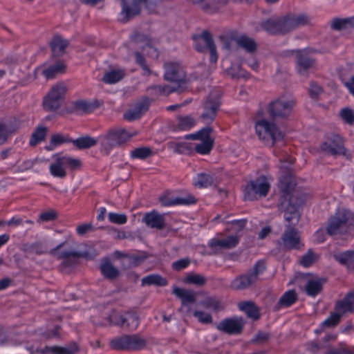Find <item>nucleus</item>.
Returning a JSON list of instances; mask_svg holds the SVG:
<instances>
[{
    "mask_svg": "<svg viewBox=\"0 0 354 354\" xmlns=\"http://www.w3.org/2000/svg\"><path fill=\"white\" fill-rule=\"evenodd\" d=\"M97 140L91 136H82L72 140L73 145L78 149L83 150L95 146Z\"/></svg>",
    "mask_w": 354,
    "mask_h": 354,
    "instance_id": "obj_28",
    "label": "nucleus"
},
{
    "mask_svg": "<svg viewBox=\"0 0 354 354\" xmlns=\"http://www.w3.org/2000/svg\"><path fill=\"white\" fill-rule=\"evenodd\" d=\"M160 201L163 206L188 205L196 203V198L191 194L178 196L174 192H166L160 196Z\"/></svg>",
    "mask_w": 354,
    "mask_h": 354,
    "instance_id": "obj_12",
    "label": "nucleus"
},
{
    "mask_svg": "<svg viewBox=\"0 0 354 354\" xmlns=\"http://www.w3.org/2000/svg\"><path fill=\"white\" fill-rule=\"evenodd\" d=\"M238 46L249 53H253L257 50L255 41L247 36H241L236 39Z\"/></svg>",
    "mask_w": 354,
    "mask_h": 354,
    "instance_id": "obj_33",
    "label": "nucleus"
},
{
    "mask_svg": "<svg viewBox=\"0 0 354 354\" xmlns=\"http://www.w3.org/2000/svg\"><path fill=\"white\" fill-rule=\"evenodd\" d=\"M297 55V71L304 77L308 75V71L315 65V60L307 50H298Z\"/></svg>",
    "mask_w": 354,
    "mask_h": 354,
    "instance_id": "obj_14",
    "label": "nucleus"
},
{
    "mask_svg": "<svg viewBox=\"0 0 354 354\" xmlns=\"http://www.w3.org/2000/svg\"><path fill=\"white\" fill-rule=\"evenodd\" d=\"M65 92V86L63 84H58L54 86L48 93L52 96L54 95L55 97L60 100L61 97L64 95Z\"/></svg>",
    "mask_w": 354,
    "mask_h": 354,
    "instance_id": "obj_54",
    "label": "nucleus"
},
{
    "mask_svg": "<svg viewBox=\"0 0 354 354\" xmlns=\"http://www.w3.org/2000/svg\"><path fill=\"white\" fill-rule=\"evenodd\" d=\"M203 305L207 308L214 310H219L221 308L218 300L214 298H208L203 302Z\"/></svg>",
    "mask_w": 354,
    "mask_h": 354,
    "instance_id": "obj_57",
    "label": "nucleus"
},
{
    "mask_svg": "<svg viewBox=\"0 0 354 354\" xmlns=\"http://www.w3.org/2000/svg\"><path fill=\"white\" fill-rule=\"evenodd\" d=\"M77 351V346L75 344H73L68 346H45L43 348L32 346L30 348V351L32 354H75Z\"/></svg>",
    "mask_w": 354,
    "mask_h": 354,
    "instance_id": "obj_13",
    "label": "nucleus"
},
{
    "mask_svg": "<svg viewBox=\"0 0 354 354\" xmlns=\"http://www.w3.org/2000/svg\"><path fill=\"white\" fill-rule=\"evenodd\" d=\"M255 281L256 276L250 274L236 278L232 282L231 286L236 290L244 289L249 287Z\"/></svg>",
    "mask_w": 354,
    "mask_h": 354,
    "instance_id": "obj_27",
    "label": "nucleus"
},
{
    "mask_svg": "<svg viewBox=\"0 0 354 354\" xmlns=\"http://www.w3.org/2000/svg\"><path fill=\"white\" fill-rule=\"evenodd\" d=\"M82 167L80 158L67 154L56 153L53 156V161L49 166L50 174L59 178H64L67 175L66 169L79 170Z\"/></svg>",
    "mask_w": 354,
    "mask_h": 354,
    "instance_id": "obj_1",
    "label": "nucleus"
},
{
    "mask_svg": "<svg viewBox=\"0 0 354 354\" xmlns=\"http://www.w3.org/2000/svg\"><path fill=\"white\" fill-rule=\"evenodd\" d=\"M144 221L151 227L161 229L164 227L163 216L155 212L147 214Z\"/></svg>",
    "mask_w": 354,
    "mask_h": 354,
    "instance_id": "obj_26",
    "label": "nucleus"
},
{
    "mask_svg": "<svg viewBox=\"0 0 354 354\" xmlns=\"http://www.w3.org/2000/svg\"><path fill=\"white\" fill-rule=\"evenodd\" d=\"M326 354H353V352L346 347H341L337 349H330Z\"/></svg>",
    "mask_w": 354,
    "mask_h": 354,
    "instance_id": "obj_64",
    "label": "nucleus"
},
{
    "mask_svg": "<svg viewBox=\"0 0 354 354\" xmlns=\"http://www.w3.org/2000/svg\"><path fill=\"white\" fill-rule=\"evenodd\" d=\"M237 235H230L227 237H216L209 241V245L216 250L230 249L237 245Z\"/></svg>",
    "mask_w": 354,
    "mask_h": 354,
    "instance_id": "obj_19",
    "label": "nucleus"
},
{
    "mask_svg": "<svg viewBox=\"0 0 354 354\" xmlns=\"http://www.w3.org/2000/svg\"><path fill=\"white\" fill-rule=\"evenodd\" d=\"M243 321L241 318H232L223 320L217 325V328L227 333H239L243 327Z\"/></svg>",
    "mask_w": 354,
    "mask_h": 354,
    "instance_id": "obj_20",
    "label": "nucleus"
},
{
    "mask_svg": "<svg viewBox=\"0 0 354 354\" xmlns=\"http://www.w3.org/2000/svg\"><path fill=\"white\" fill-rule=\"evenodd\" d=\"M109 221L114 224L123 225L127 221V216L124 214L110 212L108 214Z\"/></svg>",
    "mask_w": 354,
    "mask_h": 354,
    "instance_id": "obj_49",
    "label": "nucleus"
},
{
    "mask_svg": "<svg viewBox=\"0 0 354 354\" xmlns=\"http://www.w3.org/2000/svg\"><path fill=\"white\" fill-rule=\"evenodd\" d=\"M149 100L145 99L144 100L138 102L134 107L128 110L125 114L124 118L128 120H134L139 118L148 109Z\"/></svg>",
    "mask_w": 354,
    "mask_h": 354,
    "instance_id": "obj_23",
    "label": "nucleus"
},
{
    "mask_svg": "<svg viewBox=\"0 0 354 354\" xmlns=\"http://www.w3.org/2000/svg\"><path fill=\"white\" fill-rule=\"evenodd\" d=\"M296 293L293 290L286 292L280 299V304L283 306H290L296 301Z\"/></svg>",
    "mask_w": 354,
    "mask_h": 354,
    "instance_id": "obj_48",
    "label": "nucleus"
},
{
    "mask_svg": "<svg viewBox=\"0 0 354 354\" xmlns=\"http://www.w3.org/2000/svg\"><path fill=\"white\" fill-rule=\"evenodd\" d=\"M101 271L102 274L110 279H113L118 277L119 271L111 263L105 262L101 266Z\"/></svg>",
    "mask_w": 354,
    "mask_h": 354,
    "instance_id": "obj_40",
    "label": "nucleus"
},
{
    "mask_svg": "<svg viewBox=\"0 0 354 354\" xmlns=\"http://www.w3.org/2000/svg\"><path fill=\"white\" fill-rule=\"evenodd\" d=\"M351 219L352 214L349 211L343 209L339 210L329 223L327 228L328 234H335L344 232Z\"/></svg>",
    "mask_w": 354,
    "mask_h": 354,
    "instance_id": "obj_9",
    "label": "nucleus"
},
{
    "mask_svg": "<svg viewBox=\"0 0 354 354\" xmlns=\"http://www.w3.org/2000/svg\"><path fill=\"white\" fill-rule=\"evenodd\" d=\"M93 230V225L91 223H83L77 227L76 231L77 233L80 235L83 236L87 232L91 231Z\"/></svg>",
    "mask_w": 354,
    "mask_h": 354,
    "instance_id": "obj_62",
    "label": "nucleus"
},
{
    "mask_svg": "<svg viewBox=\"0 0 354 354\" xmlns=\"http://www.w3.org/2000/svg\"><path fill=\"white\" fill-rule=\"evenodd\" d=\"M151 149L149 147H140L131 151V156L133 158L145 159L151 155Z\"/></svg>",
    "mask_w": 354,
    "mask_h": 354,
    "instance_id": "obj_45",
    "label": "nucleus"
},
{
    "mask_svg": "<svg viewBox=\"0 0 354 354\" xmlns=\"http://www.w3.org/2000/svg\"><path fill=\"white\" fill-rule=\"evenodd\" d=\"M354 26V17L347 19H336L332 21L331 26L335 30L346 29Z\"/></svg>",
    "mask_w": 354,
    "mask_h": 354,
    "instance_id": "obj_38",
    "label": "nucleus"
},
{
    "mask_svg": "<svg viewBox=\"0 0 354 354\" xmlns=\"http://www.w3.org/2000/svg\"><path fill=\"white\" fill-rule=\"evenodd\" d=\"M194 316L197 318L198 322L202 324H210L212 322V317L208 313L201 310H196L194 313Z\"/></svg>",
    "mask_w": 354,
    "mask_h": 354,
    "instance_id": "obj_53",
    "label": "nucleus"
},
{
    "mask_svg": "<svg viewBox=\"0 0 354 354\" xmlns=\"http://www.w3.org/2000/svg\"><path fill=\"white\" fill-rule=\"evenodd\" d=\"M195 46L198 51L207 49L210 54V62L215 64L218 59L216 46L210 33L203 32L195 37Z\"/></svg>",
    "mask_w": 354,
    "mask_h": 354,
    "instance_id": "obj_10",
    "label": "nucleus"
},
{
    "mask_svg": "<svg viewBox=\"0 0 354 354\" xmlns=\"http://www.w3.org/2000/svg\"><path fill=\"white\" fill-rule=\"evenodd\" d=\"M239 308L245 312L248 317L257 319L259 317V311L257 307L251 302H243L239 305Z\"/></svg>",
    "mask_w": 354,
    "mask_h": 354,
    "instance_id": "obj_42",
    "label": "nucleus"
},
{
    "mask_svg": "<svg viewBox=\"0 0 354 354\" xmlns=\"http://www.w3.org/2000/svg\"><path fill=\"white\" fill-rule=\"evenodd\" d=\"M321 149L325 153L334 156L344 153L342 138L337 135L328 138L327 140L322 144Z\"/></svg>",
    "mask_w": 354,
    "mask_h": 354,
    "instance_id": "obj_15",
    "label": "nucleus"
},
{
    "mask_svg": "<svg viewBox=\"0 0 354 354\" xmlns=\"http://www.w3.org/2000/svg\"><path fill=\"white\" fill-rule=\"evenodd\" d=\"M280 34H284L295 29L290 15L279 17Z\"/></svg>",
    "mask_w": 354,
    "mask_h": 354,
    "instance_id": "obj_41",
    "label": "nucleus"
},
{
    "mask_svg": "<svg viewBox=\"0 0 354 354\" xmlns=\"http://www.w3.org/2000/svg\"><path fill=\"white\" fill-rule=\"evenodd\" d=\"M174 151L178 153H187L191 147L187 142H175L172 144Z\"/></svg>",
    "mask_w": 354,
    "mask_h": 354,
    "instance_id": "obj_58",
    "label": "nucleus"
},
{
    "mask_svg": "<svg viewBox=\"0 0 354 354\" xmlns=\"http://www.w3.org/2000/svg\"><path fill=\"white\" fill-rule=\"evenodd\" d=\"M46 129L44 127L38 128L32 136L31 139L30 140V145L32 146H35L39 142L42 141L46 136Z\"/></svg>",
    "mask_w": 354,
    "mask_h": 354,
    "instance_id": "obj_46",
    "label": "nucleus"
},
{
    "mask_svg": "<svg viewBox=\"0 0 354 354\" xmlns=\"http://www.w3.org/2000/svg\"><path fill=\"white\" fill-rule=\"evenodd\" d=\"M354 310V292L349 293L343 301L337 304L336 313L331 315L330 317L323 322V326H333L336 325L340 319L341 315L347 312Z\"/></svg>",
    "mask_w": 354,
    "mask_h": 354,
    "instance_id": "obj_4",
    "label": "nucleus"
},
{
    "mask_svg": "<svg viewBox=\"0 0 354 354\" xmlns=\"http://www.w3.org/2000/svg\"><path fill=\"white\" fill-rule=\"evenodd\" d=\"M334 257L341 264L346 266L348 269L354 270V251L339 253L335 254Z\"/></svg>",
    "mask_w": 354,
    "mask_h": 354,
    "instance_id": "obj_30",
    "label": "nucleus"
},
{
    "mask_svg": "<svg viewBox=\"0 0 354 354\" xmlns=\"http://www.w3.org/2000/svg\"><path fill=\"white\" fill-rule=\"evenodd\" d=\"M281 208L285 210V218L287 221H291L295 219L298 220V213L297 209L295 206H293L290 204L289 200L284 199L283 202L281 203Z\"/></svg>",
    "mask_w": 354,
    "mask_h": 354,
    "instance_id": "obj_32",
    "label": "nucleus"
},
{
    "mask_svg": "<svg viewBox=\"0 0 354 354\" xmlns=\"http://www.w3.org/2000/svg\"><path fill=\"white\" fill-rule=\"evenodd\" d=\"M255 131L259 140L265 145L272 146L283 138V132L272 122L261 118L255 123Z\"/></svg>",
    "mask_w": 354,
    "mask_h": 354,
    "instance_id": "obj_2",
    "label": "nucleus"
},
{
    "mask_svg": "<svg viewBox=\"0 0 354 354\" xmlns=\"http://www.w3.org/2000/svg\"><path fill=\"white\" fill-rule=\"evenodd\" d=\"M282 245L286 249H297L301 245L300 236L294 228L287 229L281 237Z\"/></svg>",
    "mask_w": 354,
    "mask_h": 354,
    "instance_id": "obj_18",
    "label": "nucleus"
},
{
    "mask_svg": "<svg viewBox=\"0 0 354 354\" xmlns=\"http://www.w3.org/2000/svg\"><path fill=\"white\" fill-rule=\"evenodd\" d=\"M124 75V71L122 69L111 70L105 73L102 77V81L106 84H115L120 81Z\"/></svg>",
    "mask_w": 354,
    "mask_h": 354,
    "instance_id": "obj_29",
    "label": "nucleus"
},
{
    "mask_svg": "<svg viewBox=\"0 0 354 354\" xmlns=\"http://www.w3.org/2000/svg\"><path fill=\"white\" fill-rule=\"evenodd\" d=\"M190 261L188 259H183L173 263L172 267L175 270H181L188 266Z\"/></svg>",
    "mask_w": 354,
    "mask_h": 354,
    "instance_id": "obj_61",
    "label": "nucleus"
},
{
    "mask_svg": "<svg viewBox=\"0 0 354 354\" xmlns=\"http://www.w3.org/2000/svg\"><path fill=\"white\" fill-rule=\"evenodd\" d=\"M319 258V254L315 253L312 250H308V252L301 258L300 263L304 267H309L313 263L317 261Z\"/></svg>",
    "mask_w": 354,
    "mask_h": 354,
    "instance_id": "obj_43",
    "label": "nucleus"
},
{
    "mask_svg": "<svg viewBox=\"0 0 354 354\" xmlns=\"http://www.w3.org/2000/svg\"><path fill=\"white\" fill-rule=\"evenodd\" d=\"M271 186V178L261 176L250 181L243 189L244 199L254 201L267 196Z\"/></svg>",
    "mask_w": 354,
    "mask_h": 354,
    "instance_id": "obj_3",
    "label": "nucleus"
},
{
    "mask_svg": "<svg viewBox=\"0 0 354 354\" xmlns=\"http://www.w3.org/2000/svg\"><path fill=\"white\" fill-rule=\"evenodd\" d=\"M165 77L167 80L174 82H182L185 81V72L178 64L167 63L165 65Z\"/></svg>",
    "mask_w": 354,
    "mask_h": 354,
    "instance_id": "obj_17",
    "label": "nucleus"
},
{
    "mask_svg": "<svg viewBox=\"0 0 354 354\" xmlns=\"http://www.w3.org/2000/svg\"><path fill=\"white\" fill-rule=\"evenodd\" d=\"M295 104L292 98L281 97L270 104L268 111L274 118H286L291 113Z\"/></svg>",
    "mask_w": 354,
    "mask_h": 354,
    "instance_id": "obj_5",
    "label": "nucleus"
},
{
    "mask_svg": "<svg viewBox=\"0 0 354 354\" xmlns=\"http://www.w3.org/2000/svg\"><path fill=\"white\" fill-rule=\"evenodd\" d=\"M322 281L318 277H313L308 279L306 285V290L308 295L315 296L322 290Z\"/></svg>",
    "mask_w": 354,
    "mask_h": 354,
    "instance_id": "obj_31",
    "label": "nucleus"
},
{
    "mask_svg": "<svg viewBox=\"0 0 354 354\" xmlns=\"http://www.w3.org/2000/svg\"><path fill=\"white\" fill-rule=\"evenodd\" d=\"M279 17L267 19L261 23V27L271 34H280Z\"/></svg>",
    "mask_w": 354,
    "mask_h": 354,
    "instance_id": "obj_35",
    "label": "nucleus"
},
{
    "mask_svg": "<svg viewBox=\"0 0 354 354\" xmlns=\"http://www.w3.org/2000/svg\"><path fill=\"white\" fill-rule=\"evenodd\" d=\"M212 129L205 127L195 134H190L187 138L198 140L200 142L195 145L196 151L201 154L208 153L212 148L213 139L210 137Z\"/></svg>",
    "mask_w": 354,
    "mask_h": 354,
    "instance_id": "obj_7",
    "label": "nucleus"
},
{
    "mask_svg": "<svg viewBox=\"0 0 354 354\" xmlns=\"http://www.w3.org/2000/svg\"><path fill=\"white\" fill-rule=\"evenodd\" d=\"M68 44V41L61 36H55L50 41V47L53 55L56 56L63 55Z\"/></svg>",
    "mask_w": 354,
    "mask_h": 354,
    "instance_id": "obj_25",
    "label": "nucleus"
},
{
    "mask_svg": "<svg viewBox=\"0 0 354 354\" xmlns=\"http://www.w3.org/2000/svg\"><path fill=\"white\" fill-rule=\"evenodd\" d=\"M142 284L164 286L167 284V281L158 274H151L142 278Z\"/></svg>",
    "mask_w": 354,
    "mask_h": 354,
    "instance_id": "obj_36",
    "label": "nucleus"
},
{
    "mask_svg": "<svg viewBox=\"0 0 354 354\" xmlns=\"http://www.w3.org/2000/svg\"><path fill=\"white\" fill-rule=\"evenodd\" d=\"M116 324L120 327L135 330L139 325V318L133 312H123L121 320L117 321Z\"/></svg>",
    "mask_w": 354,
    "mask_h": 354,
    "instance_id": "obj_22",
    "label": "nucleus"
},
{
    "mask_svg": "<svg viewBox=\"0 0 354 354\" xmlns=\"http://www.w3.org/2000/svg\"><path fill=\"white\" fill-rule=\"evenodd\" d=\"M196 124V120L192 116L180 117L178 118L177 127L178 130H189Z\"/></svg>",
    "mask_w": 354,
    "mask_h": 354,
    "instance_id": "obj_39",
    "label": "nucleus"
},
{
    "mask_svg": "<svg viewBox=\"0 0 354 354\" xmlns=\"http://www.w3.org/2000/svg\"><path fill=\"white\" fill-rule=\"evenodd\" d=\"M136 60L137 64L141 66V67L146 72L147 74L150 73L149 68L148 66L145 64V58L138 53H136Z\"/></svg>",
    "mask_w": 354,
    "mask_h": 354,
    "instance_id": "obj_63",
    "label": "nucleus"
},
{
    "mask_svg": "<svg viewBox=\"0 0 354 354\" xmlns=\"http://www.w3.org/2000/svg\"><path fill=\"white\" fill-rule=\"evenodd\" d=\"M122 313L123 312L112 310L109 313L106 314V317L104 318L100 324L104 326H108L111 325L119 326V324H117L116 322H119L121 320Z\"/></svg>",
    "mask_w": 354,
    "mask_h": 354,
    "instance_id": "obj_34",
    "label": "nucleus"
},
{
    "mask_svg": "<svg viewBox=\"0 0 354 354\" xmlns=\"http://www.w3.org/2000/svg\"><path fill=\"white\" fill-rule=\"evenodd\" d=\"M14 130L6 125H0V145L4 143L9 134L12 133Z\"/></svg>",
    "mask_w": 354,
    "mask_h": 354,
    "instance_id": "obj_59",
    "label": "nucleus"
},
{
    "mask_svg": "<svg viewBox=\"0 0 354 354\" xmlns=\"http://www.w3.org/2000/svg\"><path fill=\"white\" fill-rule=\"evenodd\" d=\"M221 93L219 91H214L207 97L204 104V111L201 115L203 122L209 123L212 122L218 109Z\"/></svg>",
    "mask_w": 354,
    "mask_h": 354,
    "instance_id": "obj_8",
    "label": "nucleus"
},
{
    "mask_svg": "<svg viewBox=\"0 0 354 354\" xmlns=\"http://www.w3.org/2000/svg\"><path fill=\"white\" fill-rule=\"evenodd\" d=\"M145 44L142 46V50L152 58H157L158 57V52L157 48L152 44V42L148 39H145Z\"/></svg>",
    "mask_w": 354,
    "mask_h": 354,
    "instance_id": "obj_50",
    "label": "nucleus"
},
{
    "mask_svg": "<svg viewBox=\"0 0 354 354\" xmlns=\"http://www.w3.org/2000/svg\"><path fill=\"white\" fill-rule=\"evenodd\" d=\"M65 64L59 62L50 66H41L35 70V75H44L47 79L53 78L59 73L64 71Z\"/></svg>",
    "mask_w": 354,
    "mask_h": 354,
    "instance_id": "obj_21",
    "label": "nucleus"
},
{
    "mask_svg": "<svg viewBox=\"0 0 354 354\" xmlns=\"http://www.w3.org/2000/svg\"><path fill=\"white\" fill-rule=\"evenodd\" d=\"M294 23L295 29L305 26L310 22L309 17L306 15H290Z\"/></svg>",
    "mask_w": 354,
    "mask_h": 354,
    "instance_id": "obj_52",
    "label": "nucleus"
},
{
    "mask_svg": "<svg viewBox=\"0 0 354 354\" xmlns=\"http://www.w3.org/2000/svg\"><path fill=\"white\" fill-rule=\"evenodd\" d=\"M43 104L46 110H56L59 106V100L48 93L44 98Z\"/></svg>",
    "mask_w": 354,
    "mask_h": 354,
    "instance_id": "obj_44",
    "label": "nucleus"
},
{
    "mask_svg": "<svg viewBox=\"0 0 354 354\" xmlns=\"http://www.w3.org/2000/svg\"><path fill=\"white\" fill-rule=\"evenodd\" d=\"M137 134L136 131L126 129H113L102 138V145L104 147H112L127 142Z\"/></svg>",
    "mask_w": 354,
    "mask_h": 354,
    "instance_id": "obj_6",
    "label": "nucleus"
},
{
    "mask_svg": "<svg viewBox=\"0 0 354 354\" xmlns=\"http://www.w3.org/2000/svg\"><path fill=\"white\" fill-rule=\"evenodd\" d=\"M341 119L348 124L354 123V110L349 107H345L340 111Z\"/></svg>",
    "mask_w": 354,
    "mask_h": 354,
    "instance_id": "obj_47",
    "label": "nucleus"
},
{
    "mask_svg": "<svg viewBox=\"0 0 354 354\" xmlns=\"http://www.w3.org/2000/svg\"><path fill=\"white\" fill-rule=\"evenodd\" d=\"M75 107L78 111L84 113H88L94 110L96 106L93 102H87L85 100H80L76 102Z\"/></svg>",
    "mask_w": 354,
    "mask_h": 354,
    "instance_id": "obj_51",
    "label": "nucleus"
},
{
    "mask_svg": "<svg viewBox=\"0 0 354 354\" xmlns=\"http://www.w3.org/2000/svg\"><path fill=\"white\" fill-rule=\"evenodd\" d=\"M185 282L202 286L205 283V279L199 274H189L185 279Z\"/></svg>",
    "mask_w": 354,
    "mask_h": 354,
    "instance_id": "obj_55",
    "label": "nucleus"
},
{
    "mask_svg": "<svg viewBox=\"0 0 354 354\" xmlns=\"http://www.w3.org/2000/svg\"><path fill=\"white\" fill-rule=\"evenodd\" d=\"M145 344V340L136 335L122 336L111 342L112 348L118 350L139 349L144 346Z\"/></svg>",
    "mask_w": 354,
    "mask_h": 354,
    "instance_id": "obj_11",
    "label": "nucleus"
},
{
    "mask_svg": "<svg viewBox=\"0 0 354 354\" xmlns=\"http://www.w3.org/2000/svg\"><path fill=\"white\" fill-rule=\"evenodd\" d=\"M322 92L320 86L315 83H311L309 88V94L312 98H317Z\"/></svg>",
    "mask_w": 354,
    "mask_h": 354,
    "instance_id": "obj_60",
    "label": "nucleus"
},
{
    "mask_svg": "<svg viewBox=\"0 0 354 354\" xmlns=\"http://www.w3.org/2000/svg\"><path fill=\"white\" fill-rule=\"evenodd\" d=\"M193 183L197 187H207L213 183V178L209 174H200L194 179Z\"/></svg>",
    "mask_w": 354,
    "mask_h": 354,
    "instance_id": "obj_37",
    "label": "nucleus"
},
{
    "mask_svg": "<svg viewBox=\"0 0 354 354\" xmlns=\"http://www.w3.org/2000/svg\"><path fill=\"white\" fill-rule=\"evenodd\" d=\"M173 293L181 299L183 304L193 303L196 298V292L178 287L173 288Z\"/></svg>",
    "mask_w": 354,
    "mask_h": 354,
    "instance_id": "obj_24",
    "label": "nucleus"
},
{
    "mask_svg": "<svg viewBox=\"0 0 354 354\" xmlns=\"http://www.w3.org/2000/svg\"><path fill=\"white\" fill-rule=\"evenodd\" d=\"M176 89V87L175 86H155L151 88L153 91L163 95H168L170 93L174 91Z\"/></svg>",
    "mask_w": 354,
    "mask_h": 354,
    "instance_id": "obj_56",
    "label": "nucleus"
},
{
    "mask_svg": "<svg viewBox=\"0 0 354 354\" xmlns=\"http://www.w3.org/2000/svg\"><path fill=\"white\" fill-rule=\"evenodd\" d=\"M147 0H122V20H127L130 17L138 15L141 5L145 3Z\"/></svg>",
    "mask_w": 354,
    "mask_h": 354,
    "instance_id": "obj_16",
    "label": "nucleus"
}]
</instances>
